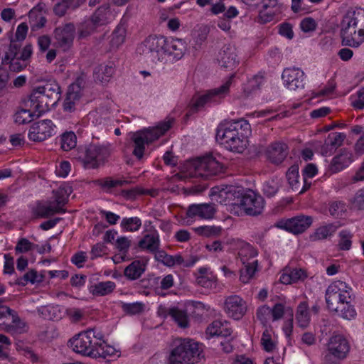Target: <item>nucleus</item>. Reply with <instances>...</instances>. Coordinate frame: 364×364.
<instances>
[{"instance_id": "53", "label": "nucleus", "mask_w": 364, "mask_h": 364, "mask_svg": "<svg viewBox=\"0 0 364 364\" xmlns=\"http://www.w3.org/2000/svg\"><path fill=\"white\" fill-rule=\"evenodd\" d=\"M122 310L127 314L134 315L144 311V304L141 302L122 303Z\"/></svg>"}, {"instance_id": "52", "label": "nucleus", "mask_w": 364, "mask_h": 364, "mask_svg": "<svg viewBox=\"0 0 364 364\" xmlns=\"http://www.w3.org/2000/svg\"><path fill=\"white\" fill-rule=\"evenodd\" d=\"M53 193L55 196V207L63 208L68 203L69 193L65 188H59L56 191H53Z\"/></svg>"}, {"instance_id": "61", "label": "nucleus", "mask_w": 364, "mask_h": 364, "mask_svg": "<svg viewBox=\"0 0 364 364\" xmlns=\"http://www.w3.org/2000/svg\"><path fill=\"white\" fill-rule=\"evenodd\" d=\"M353 208L358 210L364 209V189L358 190L351 200Z\"/></svg>"}, {"instance_id": "13", "label": "nucleus", "mask_w": 364, "mask_h": 364, "mask_svg": "<svg viewBox=\"0 0 364 364\" xmlns=\"http://www.w3.org/2000/svg\"><path fill=\"white\" fill-rule=\"evenodd\" d=\"M264 200L263 198L252 190L244 191L242 190L237 206L244 212L252 216L260 215L264 208Z\"/></svg>"}, {"instance_id": "45", "label": "nucleus", "mask_w": 364, "mask_h": 364, "mask_svg": "<svg viewBox=\"0 0 364 364\" xmlns=\"http://www.w3.org/2000/svg\"><path fill=\"white\" fill-rule=\"evenodd\" d=\"M19 42L20 41H17L16 39L14 40L12 38H11L9 50L2 58V64L7 65L11 60L16 58L18 50L21 46V44Z\"/></svg>"}, {"instance_id": "58", "label": "nucleus", "mask_w": 364, "mask_h": 364, "mask_svg": "<svg viewBox=\"0 0 364 364\" xmlns=\"http://www.w3.org/2000/svg\"><path fill=\"white\" fill-rule=\"evenodd\" d=\"M125 39L124 31L117 28L114 31L112 35L111 46L112 47L118 48L122 45Z\"/></svg>"}, {"instance_id": "16", "label": "nucleus", "mask_w": 364, "mask_h": 364, "mask_svg": "<svg viewBox=\"0 0 364 364\" xmlns=\"http://www.w3.org/2000/svg\"><path fill=\"white\" fill-rule=\"evenodd\" d=\"M75 33V28L72 23L56 28L53 33L56 46L61 48L63 51L68 50L73 46Z\"/></svg>"}, {"instance_id": "22", "label": "nucleus", "mask_w": 364, "mask_h": 364, "mask_svg": "<svg viewBox=\"0 0 364 364\" xmlns=\"http://www.w3.org/2000/svg\"><path fill=\"white\" fill-rule=\"evenodd\" d=\"M217 60L221 67L233 70L239 63L235 46L224 45L218 55Z\"/></svg>"}, {"instance_id": "56", "label": "nucleus", "mask_w": 364, "mask_h": 364, "mask_svg": "<svg viewBox=\"0 0 364 364\" xmlns=\"http://www.w3.org/2000/svg\"><path fill=\"white\" fill-rule=\"evenodd\" d=\"M256 314L262 325L266 326L271 317L270 308L267 305H263L257 309Z\"/></svg>"}, {"instance_id": "33", "label": "nucleus", "mask_w": 364, "mask_h": 364, "mask_svg": "<svg viewBox=\"0 0 364 364\" xmlns=\"http://www.w3.org/2000/svg\"><path fill=\"white\" fill-rule=\"evenodd\" d=\"M138 245L141 249H146L151 252H156L159 247V234L154 232L144 235Z\"/></svg>"}, {"instance_id": "51", "label": "nucleus", "mask_w": 364, "mask_h": 364, "mask_svg": "<svg viewBox=\"0 0 364 364\" xmlns=\"http://www.w3.org/2000/svg\"><path fill=\"white\" fill-rule=\"evenodd\" d=\"M222 228L215 226H200L195 228V232L204 237L218 236L221 233Z\"/></svg>"}, {"instance_id": "15", "label": "nucleus", "mask_w": 364, "mask_h": 364, "mask_svg": "<svg viewBox=\"0 0 364 364\" xmlns=\"http://www.w3.org/2000/svg\"><path fill=\"white\" fill-rule=\"evenodd\" d=\"M244 267L240 269V281L247 284L254 277L257 268V260L254 259L257 252L252 247L243 249L239 253Z\"/></svg>"}, {"instance_id": "24", "label": "nucleus", "mask_w": 364, "mask_h": 364, "mask_svg": "<svg viewBox=\"0 0 364 364\" xmlns=\"http://www.w3.org/2000/svg\"><path fill=\"white\" fill-rule=\"evenodd\" d=\"M186 50V43L183 40L166 38L164 53L171 57L172 60L181 59Z\"/></svg>"}, {"instance_id": "43", "label": "nucleus", "mask_w": 364, "mask_h": 364, "mask_svg": "<svg viewBox=\"0 0 364 364\" xmlns=\"http://www.w3.org/2000/svg\"><path fill=\"white\" fill-rule=\"evenodd\" d=\"M77 136L75 134L70 132H65L60 136L61 149L65 151H68L76 146Z\"/></svg>"}, {"instance_id": "17", "label": "nucleus", "mask_w": 364, "mask_h": 364, "mask_svg": "<svg viewBox=\"0 0 364 364\" xmlns=\"http://www.w3.org/2000/svg\"><path fill=\"white\" fill-rule=\"evenodd\" d=\"M284 86L289 90L295 91L304 87V73L296 68H285L282 74Z\"/></svg>"}, {"instance_id": "54", "label": "nucleus", "mask_w": 364, "mask_h": 364, "mask_svg": "<svg viewBox=\"0 0 364 364\" xmlns=\"http://www.w3.org/2000/svg\"><path fill=\"white\" fill-rule=\"evenodd\" d=\"M85 82L86 75L85 73H82L76 78L73 83L69 85L68 90L82 96L81 92L85 85Z\"/></svg>"}, {"instance_id": "57", "label": "nucleus", "mask_w": 364, "mask_h": 364, "mask_svg": "<svg viewBox=\"0 0 364 364\" xmlns=\"http://www.w3.org/2000/svg\"><path fill=\"white\" fill-rule=\"evenodd\" d=\"M223 327V322L220 320L213 321L207 328L206 334L208 338L220 336V331Z\"/></svg>"}, {"instance_id": "36", "label": "nucleus", "mask_w": 364, "mask_h": 364, "mask_svg": "<svg viewBox=\"0 0 364 364\" xmlns=\"http://www.w3.org/2000/svg\"><path fill=\"white\" fill-rule=\"evenodd\" d=\"M45 316H48L50 319L60 320L66 314V308L60 305H48L42 306L39 310Z\"/></svg>"}, {"instance_id": "35", "label": "nucleus", "mask_w": 364, "mask_h": 364, "mask_svg": "<svg viewBox=\"0 0 364 364\" xmlns=\"http://www.w3.org/2000/svg\"><path fill=\"white\" fill-rule=\"evenodd\" d=\"M145 271V264L140 260H134L124 271L125 277L130 280L137 279Z\"/></svg>"}, {"instance_id": "59", "label": "nucleus", "mask_w": 364, "mask_h": 364, "mask_svg": "<svg viewBox=\"0 0 364 364\" xmlns=\"http://www.w3.org/2000/svg\"><path fill=\"white\" fill-rule=\"evenodd\" d=\"M107 247L102 242H99L92 246L90 252V259L94 260L97 257H102L107 254Z\"/></svg>"}, {"instance_id": "47", "label": "nucleus", "mask_w": 364, "mask_h": 364, "mask_svg": "<svg viewBox=\"0 0 364 364\" xmlns=\"http://www.w3.org/2000/svg\"><path fill=\"white\" fill-rule=\"evenodd\" d=\"M97 28V27L88 18L78 26V38H85L95 32Z\"/></svg>"}, {"instance_id": "11", "label": "nucleus", "mask_w": 364, "mask_h": 364, "mask_svg": "<svg viewBox=\"0 0 364 364\" xmlns=\"http://www.w3.org/2000/svg\"><path fill=\"white\" fill-rule=\"evenodd\" d=\"M166 37L149 36L136 48V53L151 62L159 60V53L164 50Z\"/></svg>"}, {"instance_id": "49", "label": "nucleus", "mask_w": 364, "mask_h": 364, "mask_svg": "<svg viewBox=\"0 0 364 364\" xmlns=\"http://www.w3.org/2000/svg\"><path fill=\"white\" fill-rule=\"evenodd\" d=\"M141 226V221L137 217L124 218L121 222V227L125 231H137Z\"/></svg>"}, {"instance_id": "12", "label": "nucleus", "mask_w": 364, "mask_h": 364, "mask_svg": "<svg viewBox=\"0 0 364 364\" xmlns=\"http://www.w3.org/2000/svg\"><path fill=\"white\" fill-rule=\"evenodd\" d=\"M242 188L234 186H214L210 189V197L221 205L237 206Z\"/></svg>"}, {"instance_id": "14", "label": "nucleus", "mask_w": 364, "mask_h": 364, "mask_svg": "<svg viewBox=\"0 0 364 364\" xmlns=\"http://www.w3.org/2000/svg\"><path fill=\"white\" fill-rule=\"evenodd\" d=\"M56 105L45 92L40 90L38 87L33 89L28 100L24 101L25 107L33 108L34 112H37L36 117L48 112Z\"/></svg>"}, {"instance_id": "8", "label": "nucleus", "mask_w": 364, "mask_h": 364, "mask_svg": "<svg viewBox=\"0 0 364 364\" xmlns=\"http://www.w3.org/2000/svg\"><path fill=\"white\" fill-rule=\"evenodd\" d=\"M77 159L87 169L97 168L109 156L107 148L102 145L91 144L78 151Z\"/></svg>"}, {"instance_id": "38", "label": "nucleus", "mask_w": 364, "mask_h": 364, "mask_svg": "<svg viewBox=\"0 0 364 364\" xmlns=\"http://www.w3.org/2000/svg\"><path fill=\"white\" fill-rule=\"evenodd\" d=\"M44 275L38 274L35 269H31L26 272L23 277L16 279L15 284L19 286L24 287L28 282L31 284L40 283L44 280Z\"/></svg>"}, {"instance_id": "6", "label": "nucleus", "mask_w": 364, "mask_h": 364, "mask_svg": "<svg viewBox=\"0 0 364 364\" xmlns=\"http://www.w3.org/2000/svg\"><path fill=\"white\" fill-rule=\"evenodd\" d=\"M190 177H202L208 178L221 173L223 165L209 154L190 161L188 164Z\"/></svg>"}, {"instance_id": "28", "label": "nucleus", "mask_w": 364, "mask_h": 364, "mask_svg": "<svg viewBox=\"0 0 364 364\" xmlns=\"http://www.w3.org/2000/svg\"><path fill=\"white\" fill-rule=\"evenodd\" d=\"M306 277V272L301 269L286 268L280 277V282L284 284H289L304 280Z\"/></svg>"}, {"instance_id": "55", "label": "nucleus", "mask_w": 364, "mask_h": 364, "mask_svg": "<svg viewBox=\"0 0 364 364\" xmlns=\"http://www.w3.org/2000/svg\"><path fill=\"white\" fill-rule=\"evenodd\" d=\"M35 248V244L30 242L26 238H21L18 240L15 252L16 254L25 253Z\"/></svg>"}, {"instance_id": "40", "label": "nucleus", "mask_w": 364, "mask_h": 364, "mask_svg": "<svg viewBox=\"0 0 364 364\" xmlns=\"http://www.w3.org/2000/svg\"><path fill=\"white\" fill-rule=\"evenodd\" d=\"M296 319L299 326L301 328L308 326L310 317L309 314V306L306 301L301 302L298 307L296 314Z\"/></svg>"}, {"instance_id": "18", "label": "nucleus", "mask_w": 364, "mask_h": 364, "mask_svg": "<svg viewBox=\"0 0 364 364\" xmlns=\"http://www.w3.org/2000/svg\"><path fill=\"white\" fill-rule=\"evenodd\" d=\"M54 124L50 119L33 123L28 132V138L33 141H43L53 135Z\"/></svg>"}, {"instance_id": "46", "label": "nucleus", "mask_w": 364, "mask_h": 364, "mask_svg": "<svg viewBox=\"0 0 364 364\" xmlns=\"http://www.w3.org/2000/svg\"><path fill=\"white\" fill-rule=\"evenodd\" d=\"M286 176L291 188L294 191H298L300 188V185L298 181L299 176L298 165L291 166L287 171Z\"/></svg>"}, {"instance_id": "19", "label": "nucleus", "mask_w": 364, "mask_h": 364, "mask_svg": "<svg viewBox=\"0 0 364 364\" xmlns=\"http://www.w3.org/2000/svg\"><path fill=\"white\" fill-rule=\"evenodd\" d=\"M312 222L311 216L299 215L285 221H279L277 226L294 234H299L307 230Z\"/></svg>"}, {"instance_id": "10", "label": "nucleus", "mask_w": 364, "mask_h": 364, "mask_svg": "<svg viewBox=\"0 0 364 364\" xmlns=\"http://www.w3.org/2000/svg\"><path fill=\"white\" fill-rule=\"evenodd\" d=\"M350 350L348 341L342 335L331 336L327 343V350L323 360L326 363H338L346 358Z\"/></svg>"}, {"instance_id": "23", "label": "nucleus", "mask_w": 364, "mask_h": 364, "mask_svg": "<svg viewBox=\"0 0 364 364\" xmlns=\"http://www.w3.org/2000/svg\"><path fill=\"white\" fill-rule=\"evenodd\" d=\"M216 212L213 203L191 204L186 210V218L212 219Z\"/></svg>"}, {"instance_id": "34", "label": "nucleus", "mask_w": 364, "mask_h": 364, "mask_svg": "<svg viewBox=\"0 0 364 364\" xmlns=\"http://www.w3.org/2000/svg\"><path fill=\"white\" fill-rule=\"evenodd\" d=\"M247 134V133L242 131L233 139L227 143L225 147L231 151L242 153L247 148V140L245 137Z\"/></svg>"}, {"instance_id": "9", "label": "nucleus", "mask_w": 364, "mask_h": 364, "mask_svg": "<svg viewBox=\"0 0 364 364\" xmlns=\"http://www.w3.org/2000/svg\"><path fill=\"white\" fill-rule=\"evenodd\" d=\"M242 131L246 133L250 131V124L243 119L221 123L217 128L215 139L217 141L225 146Z\"/></svg>"}, {"instance_id": "7", "label": "nucleus", "mask_w": 364, "mask_h": 364, "mask_svg": "<svg viewBox=\"0 0 364 364\" xmlns=\"http://www.w3.org/2000/svg\"><path fill=\"white\" fill-rule=\"evenodd\" d=\"M235 75H231L228 80L221 86L217 88L208 90L201 95H195L191 99L189 105V113L193 114L198 112L208 103L217 102L224 98L229 92L230 86L232 84Z\"/></svg>"}, {"instance_id": "2", "label": "nucleus", "mask_w": 364, "mask_h": 364, "mask_svg": "<svg viewBox=\"0 0 364 364\" xmlns=\"http://www.w3.org/2000/svg\"><path fill=\"white\" fill-rule=\"evenodd\" d=\"M342 45L358 48L364 42V9L347 13L341 22Z\"/></svg>"}, {"instance_id": "31", "label": "nucleus", "mask_w": 364, "mask_h": 364, "mask_svg": "<svg viewBox=\"0 0 364 364\" xmlns=\"http://www.w3.org/2000/svg\"><path fill=\"white\" fill-rule=\"evenodd\" d=\"M10 316L12 318V324H7L5 322H3L1 323L2 326L1 331H4L11 334L22 333L23 328L26 327V323L21 320L17 313L14 310H12L11 314H10Z\"/></svg>"}, {"instance_id": "25", "label": "nucleus", "mask_w": 364, "mask_h": 364, "mask_svg": "<svg viewBox=\"0 0 364 364\" xmlns=\"http://www.w3.org/2000/svg\"><path fill=\"white\" fill-rule=\"evenodd\" d=\"M346 136L344 133L333 132L328 135L324 144L321 146V154L324 156L331 155L338 147H340Z\"/></svg>"}, {"instance_id": "39", "label": "nucleus", "mask_w": 364, "mask_h": 364, "mask_svg": "<svg viewBox=\"0 0 364 364\" xmlns=\"http://www.w3.org/2000/svg\"><path fill=\"white\" fill-rule=\"evenodd\" d=\"M93 183L100 186L102 188L109 191L113 188L122 187L129 183L127 180L113 179L111 177H107L104 179H97L93 181Z\"/></svg>"}, {"instance_id": "63", "label": "nucleus", "mask_w": 364, "mask_h": 364, "mask_svg": "<svg viewBox=\"0 0 364 364\" xmlns=\"http://www.w3.org/2000/svg\"><path fill=\"white\" fill-rule=\"evenodd\" d=\"M271 317L272 321H277L282 318L284 313V306L281 303L276 304L273 308H270Z\"/></svg>"}, {"instance_id": "48", "label": "nucleus", "mask_w": 364, "mask_h": 364, "mask_svg": "<svg viewBox=\"0 0 364 364\" xmlns=\"http://www.w3.org/2000/svg\"><path fill=\"white\" fill-rule=\"evenodd\" d=\"M81 96L68 90L63 102V109L65 112H73L75 110V105L79 102Z\"/></svg>"}, {"instance_id": "42", "label": "nucleus", "mask_w": 364, "mask_h": 364, "mask_svg": "<svg viewBox=\"0 0 364 364\" xmlns=\"http://www.w3.org/2000/svg\"><path fill=\"white\" fill-rule=\"evenodd\" d=\"M340 226L341 224L339 223H329L321 226L316 230L314 237L316 240H324L328 236L332 235Z\"/></svg>"}, {"instance_id": "62", "label": "nucleus", "mask_w": 364, "mask_h": 364, "mask_svg": "<svg viewBox=\"0 0 364 364\" xmlns=\"http://www.w3.org/2000/svg\"><path fill=\"white\" fill-rule=\"evenodd\" d=\"M316 21L311 17L304 18L300 23L301 31L306 33L314 31L316 28Z\"/></svg>"}, {"instance_id": "32", "label": "nucleus", "mask_w": 364, "mask_h": 364, "mask_svg": "<svg viewBox=\"0 0 364 364\" xmlns=\"http://www.w3.org/2000/svg\"><path fill=\"white\" fill-rule=\"evenodd\" d=\"M167 315L170 316L180 328H186L189 326V319L187 312L177 306L166 310Z\"/></svg>"}, {"instance_id": "1", "label": "nucleus", "mask_w": 364, "mask_h": 364, "mask_svg": "<svg viewBox=\"0 0 364 364\" xmlns=\"http://www.w3.org/2000/svg\"><path fill=\"white\" fill-rule=\"evenodd\" d=\"M325 299L331 312L348 320L355 316L352 289L346 282L338 280L331 284L326 291Z\"/></svg>"}, {"instance_id": "4", "label": "nucleus", "mask_w": 364, "mask_h": 364, "mask_svg": "<svg viewBox=\"0 0 364 364\" xmlns=\"http://www.w3.org/2000/svg\"><path fill=\"white\" fill-rule=\"evenodd\" d=\"M173 122V119H168L159 122L154 127L133 133L131 137L134 143L133 155L138 159H141L145 150V144H149L164 135L171 127Z\"/></svg>"}, {"instance_id": "41", "label": "nucleus", "mask_w": 364, "mask_h": 364, "mask_svg": "<svg viewBox=\"0 0 364 364\" xmlns=\"http://www.w3.org/2000/svg\"><path fill=\"white\" fill-rule=\"evenodd\" d=\"M37 112H34L33 108L26 107L18 110L14 115L15 122L19 124L30 123L36 117Z\"/></svg>"}, {"instance_id": "21", "label": "nucleus", "mask_w": 364, "mask_h": 364, "mask_svg": "<svg viewBox=\"0 0 364 364\" xmlns=\"http://www.w3.org/2000/svg\"><path fill=\"white\" fill-rule=\"evenodd\" d=\"M288 152L289 147L286 143L274 141L267 147L264 154L272 164H280L288 155Z\"/></svg>"}, {"instance_id": "44", "label": "nucleus", "mask_w": 364, "mask_h": 364, "mask_svg": "<svg viewBox=\"0 0 364 364\" xmlns=\"http://www.w3.org/2000/svg\"><path fill=\"white\" fill-rule=\"evenodd\" d=\"M282 181L276 178L266 181L262 188L264 195L268 198L273 197L281 187Z\"/></svg>"}, {"instance_id": "60", "label": "nucleus", "mask_w": 364, "mask_h": 364, "mask_svg": "<svg viewBox=\"0 0 364 364\" xmlns=\"http://www.w3.org/2000/svg\"><path fill=\"white\" fill-rule=\"evenodd\" d=\"M261 343L264 349L267 352H272L275 348V345L272 341L271 335L267 329H266L262 333Z\"/></svg>"}, {"instance_id": "20", "label": "nucleus", "mask_w": 364, "mask_h": 364, "mask_svg": "<svg viewBox=\"0 0 364 364\" xmlns=\"http://www.w3.org/2000/svg\"><path fill=\"white\" fill-rule=\"evenodd\" d=\"M225 310L230 317L238 320L247 311L246 302L238 295L228 296L225 301Z\"/></svg>"}, {"instance_id": "27", "label": "nucleus", "mask_w": 364, "mask_h": 364, "mask_svg": "<svg viewBox=\"0 0 364 364\" xmlns=\"http://www.w3.org/2000/svg\"><path fill=\"white\" fill-rule=\"evenodd\" d=\"M352 161V154L348 149H342L339 154L333 158L329 169L332 173H337L348 167Z\"/></svg>"}, {"instance_id": "37", "label": "nucleus", "mask_w": 364, "mask_h": 364, "mask_svg": "<svg viewBox=\"0 0 364 364\" xmlns=\"http://www.w3.org/2000/svg\"><path fill=\"white\" fill-rule=\"evenodd\" d=\"M116 288L114 282L107 281L99 282L90 287V292L95 296H105L111 294Z\"/></svg>"}, {"instance_id": "64", "label": "nucleus", "mask_w": 364, "mask_h": 364, "mask_svg": "<svg viewBox=\"0 0 364 364\" xmlns=\"http://www.w3.org/2000/svg\"><path fill=\"white\" fill-rule=\"evenodd\" d=\"M345 208V205L341 202H333L330 204L329 206V213L330 214L335 217L338 218L341 215L342 212H343Z\"/></svg>"}, {"instance_id": "29", "label": "nucleus", "mask_w": 364, "mask_h": 364, "mask_svg": "<svg viewBox=\"0 0 364 364\" xmlns=\"http://www.w3.org/2000/svg\"><path fill=\"white\" fill-rule=\"evenodd\" d=\"M40 90L45 92L55 104L61 98V88L59 84L54 80H50L43 86L38 87Z\"/></svg>"}, {"instance_id": "50", "label": "nucleus", "mask_w": 364, "mask_h": 364, "mask_svg": "<svg viewBox=\"0 0 364 364\" xmlns=\"http://www.w3.org/2000/svg\"><path fill=\"white\" fill-rule=\"evenodd\" d=\"M340 240L338 246L341 250H349L351 248L353 235L350 231L343 230L339 232Z\"/></svg>"}, {"instance_id": "5", "label": "nucleus", "mask_w": 364, "mask_h": 364, "mask_svg": "<svg viewBox=\"0 0 364 364\" xmlns=\"http://www.w3.org/2000/svg\"><path fill=\"white\" fill-rule=\"evenodd\" d=\"M200 353L198 343L192 340L179 341L171 352L169 364H194L200 360Z\"/></svg>"}, {"instance_id": "26", "label": "nucleus", "mask_w": 364, "mask_h": 364, "mask_svg": "<svg viewBox=\"0 0 364 364\" xmlns=\"http://www.w3.org/2000/svg\"><path fill=\"white\" fill-rule=\"evenodd\" d=\"M32 215L36 218H47L55 213H65L66 210L61 207H53L51 202L46 204L41 201H38L31 208Z\"/></svg>"}, {"instance_id": "30", "label": "nucleus", "mask_w": 364, "mask_h": 364, "mask_svg": "<svg viewBox=\"0 0 364 364\" xmlns=\"http://www.w3.org/2000/svg\"><path fill=\"white\" fill-rule=\"evenodd\" d=\"M109 8V4H104L99 6L89 18L97 28L107 23Z\"/></svg>"}, {"instance_id": "3", "label": "nucleus", "mask_w": 364, "mask_h": 364, "mask_svg": "<svg viewBox=\"0 0 364 364\" xmlns=\"http://www.w3.org/2000/svg\"><path fill=\"white\" fill-rule=\"evenodd\" d=\"M73 350L83 355L92 358H105L110 355L105 350L103 345L98 342L92 329L81 332L69 341Z\"/></svg>"}]
</instances>
